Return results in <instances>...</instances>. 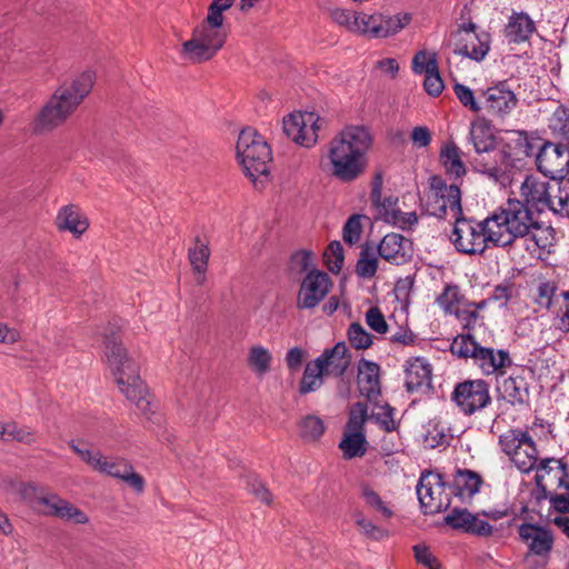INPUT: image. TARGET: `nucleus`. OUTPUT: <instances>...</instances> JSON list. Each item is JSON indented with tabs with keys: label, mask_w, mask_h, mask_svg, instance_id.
<instances>
[{
	"label": "nucleus",
	"mask_w": 569,
	"mask_h": 569,
	"mask_svg": "<svg viewBox=\"0 0 569 569\" xmlns=\"http://www.w3.org/2000/svg\"><path fill=\"white\" fill-rule=\"evenodd\" d=\"M440 160L449 176L460 178L466 174L462 151L456 143L447 142L443 144L440 151Z\"/></svg>",
	"instance_id": "nucleus-35"
},
{
	"label": "nucleus",
	"mask_w": 569,
	"mask_h": 569,
	"mask_svg": "<svg viewBox=\"0 0 569 569\" xmlns=\"http://www.w3.org/2000/svg\"><path fill=\"white\" fill-rule=\"evenodd\" d=\"M518 531L529 550L526 557L527 561L531 556L548 558L553 546V536L550 530L531 523H522Z\"/></svg>",
	"instance_id": "nucleus-21"
},
{
	"label": "nucleus",
	"mask_w": 569,
	"mask_h": 569,
	"mask_svg": "<svg viewBox=\"0 0 569 569\" xmlns=\"http://www.w3.org/2000/svg\"><path fill=\"white\" fill-rule=\"evenodd\" d=\"M380 367L372 361L361 359L358 365V387L369 401L380 396Z\"/></svg>",
	"instance_id": "nucleus-26"
},
{
	"label": "nucleus",
	"mask_w": 569,
	"mask_h": 569,
	"mask_svg": "<svg viewBox=\"0 0 569 569\" xmlns=\"http://www.w3.org/2000/svg\"><path fill=\"white\" fill-rule=\"evenodd\" d=\"M552 481L548 485L555 486L558 489L569 490V471L567 465H559L555 467Z\"/></svg>",
	"instance_id": "nucleus-64"
},
{
	"label": "nucleus",
	"mask_w": 569,
	"mask_h": 569,
	"mask_svg": "<svg viewBox=\"0 0 569 569\" xmlns=\"http://www.w3.org/2000/svg\"><path fill=\"white\" fill-rule=\"evenodd\" d=\"M533 21L527 13H513L506 27V37L511 42H522L533 32Z\"/></svg>",
	"instance_id": "nucleus-36"
},
{
	"label": "nucleus",
	"mask_w": 569,
	"mask_h": 569,
	"mask_svg": "<svg viewBox=\"0 0 569 569\" xmlns=\"http://www.w3.org/2000/svg\"><path fill=\"white\" fill-rule=\"evenodd\" d=\"M387 222L402 230H410L418 223V216L415 211L402 212L399 209L388 214Z\"/></svg>",
	"instance_id": "nucleus-56"
},
{
	"label": "nucleus",
	"mask_w": 569,
	"mask_h": 569,
	"mask_svg": "<svg viewBox=\"0 0 569 569\" xmlns=\"http://www.w3.org/2000/svg\"><path fill=\"white\" fill-rule=\"evenodd\" d=\"M549 182L550 180L546 177L527 176L519 190L521 201L535 209L537 213L546 211L548 207L546 194L549 189Z\"/></svg>",
	"instance_id": "nucleus-22"
},
{
	"label": "nucleus",
	"mask_w": 569,
	"mask_h": 569,
	"mask_svg": "<svg viewBox=\"0 0 569 569\" xmlns=\"http://www.w3.org/2000/svg\"><path fill=\"white\" fill-rule=\"evenodd\" d=\"M452 315L459 320L465 329H473L480 321V315L477 312V307L472 302H465Z\"/></svg>",
	"instance_id": "nucleus-52"
},
{
	"label": "nucleus",
	"mask_w": 569,
	"mask_h": 569,
	"mask_svg": "<svg viewBox=\"0 0 569 569\" xmlns=\"http://www.w3.org/2000/svg\"><path fill=\"white\" fill-rule=\"evenodd\" d=\"M17 491L31 509L42 516L59 518L76 525H84L89 521L81 509L34 482H21Z\"/></svg>",
	"instance_id": "nucleus-5"
},
{
	"label": "nucleus",
	"mask_w": 569,
	"mask_h": 569,
	"mask_svg": "<svg viewBox=\"0 0 569 569\" xmlns=\"http://www.w3.org/2000/svg\"><path fill=\"white\" fill-rule=\"evenodd\" d=\"M482 98V109L492 118L505 119L518 106V98L506 80L483 90Z\"/></svg>",
	"instance_id": "nucleus-17"
},
{
	"label": "nucleus",
	"mask_w": 569,
	"mask_h": 569,
	"mask_svg": "<svg viewBox=\"0 0 569 569\" xmlns=\"http://www.w3.org/2000/svg\"><path fill=\"white\" fill-rule=\"evenodd\" d=\"M300 436L307 441L318 440L325 432V423L318 416L309 415L299 425Z\"/></svg>",
	"instance_id": "nucleus-44"
},
{
	"label": "nucleus",
	"mask_w": 569,
	"mask_h": 569,
	"mask_svg": "<svg viewBox=\"0 0 569 569\" xmlns=\"http://www.w3.org/2000/svg\"><path fill=\"white\" fill-rule=\"evenodd\" d=\"M361 497L366 505L378 512L383 519H389L393 516V510L380 495L368 485L361 486Z\"/></svg>",
	"instance_id": "nucleus-40"
},
{
	"label": "nucleus",
	"mask_w": 569,
	"mask_h": 569,
	"mask_svg": "<svg viewBox=\"0 0 569 569\" xmlns=\"http://www.w3.org/2000/svg\"><path fill=\"white\" fill-rule=\"evenodd\" d=\"M323 258L328 269L338 273L343 266L345 257H343V248L339 241H332L328 244Z\"/></svg>",
	"instance_id": "nucleus-47"
},
{
	"label": "nucleus",
	"mask_w": 569,
	"mask_h": 569,
	"mask_svg": "<svg viewBox=\"0 0 569 569\" xmlns=\"http://www.w3.org/2000/svg\"><path fill=\"white\" fill-rule=\"evenodd\" d=\"M321 118L315 112H293L283 118L284 134L293 142L310 148L318 141Z\"/></svg>",
	"instance_id": "nucleus-15"
},
{
	"label": "nucleus",
	"mask_w": 569,
	"mask_h": 569,
	"mask_svg": "<svg viewBox=\"0 0 569 569\" xmlns=\"http://www.w3.org/2000/svg\"><path fill=\"white\" fill-rule=\"evenodd\" d=\"M237 159L243 168L246 176L257 183L259 178L269 173L271 150L266 140L252 128L243 129L238 137Z\"/></svg>",
	"instance_id": "nucleus-7"
},
{
	"label": "nucleus",
	"mask_w": 569,
	"mask_h": 569,
	"mask_svg": "<svg viewBox=\"0 0 569 569\" xmlns=\"http://www.w3.org/2000/svg\"><path fill=\"white\" fill-rule=\"evenodd\" d=\"M498 390L512 406H522L528 402L529 391L526 379L521 376H509L498 385Z\"/></svg>",
	"instance_id": "nucleus-30"
},
{
	"label": "nucleus",
	"mask_w": 569,
	"mask_h": 569,
	"mask_svg": "<svg viewBox=\"0 0 569 569\" xmlns=\"http://www.w3.org/2000/svg\"><path fill=\"white\" fill-rule=\"evenodd\" d=\"M445 523L452 529L479 537H489L493 530L481 515L472 513L466 508H453L445 517Z\"/></svg>",
	"instance_id": "nucleus-20"
},
{
	"label": "nucleus",
	"mask_w": 569,
	"mask_h": 569,
	"mask_svg": "<svg viewBox=\"0 0 569 569\" xmlns=\"http://www.w3.org/2000/svg\"><path fill=\"white\" fill-rule=\"evenodd\" d=\"M346 459L362 457L367 451V440L363 432L345 431L339 445Z\"/></svg>",
	"instance_id": "nucleus-38"
},
{
	"label": "nucleus",
	"mask_w": 569,
	"mask_h": 569,
	"mask_svg": "<svg viewBox=\"0 0 569 569\" xmlns=\"http://www.w3.org/2000/svg\"><path fill=\"white\" fill-rule=\"evenodd\" d=\"M423 87L428 94L432 97H438L441 94L445 84L439 73V69L429 73H425Z\"/></svg>",
	"instance_id": "nucleus-62"
},
{
	"label": "nucleus",
	"mask_w": 569,
	"mask_h": 569,
	"mask_svg": "<svg viewBox=\"0 0 569 569\" xmlns=\"http://www.w3.org/2000/svg\"><path fill=\"white\" fill-rule=\"evenodd\" d=\"M537 168L545 177L566 179L569 166V147L561 143H545L537 156Z\"/></svg>",
	"instance_id": "nucleus-18"
},
{
	"label": "nucleus",
	"mask_w": 569,
	"mask_h": 569,
	"mask_svg": "<svg viewBox=\"0 0 569 569\" xmlns=\"http://www.w3.org/2000/svg\"><path fill=\"white\" fill-rule=\"evenodd\" d=\"M451 400L466 416H471L491 403L489 385L482 379L465 380L456 385Z\"/></svg>",
	"instance_id": "nucleus-13"
},
{
	"label": "nucleus",
	"mask_w": 569,
	"mask_h": 569,
	"mask_svg": "<svg viewBox=\"0 0 569 569\" xmlns=\"http://www.w3.org/2000/svg\"><path fill=\"white\" fill-rule=\"evenodd\" d=\"M362 232L360 216H351L343 226V240L353 244L359 241Z\"/></svg>",
	"instance_id": "nucleus-57"
},
{
	"label": "nucleus",
	"mask_w": 569,
	"mask_h": 569,
	"mask_svg": "<svg viewBox=\"0 0 569 569\" xmlns=\"http://www.w3.org/2000/svg\"><path fill=\"white\" fill-rule=\"evenodd\" d=\"M358 14L359 12L349 11L346 9H336L332 12V18L338 24L355 33V30H358Z\"/></svg>",
	"instance_id": "nucleus-58"
},
{
	"label": "nucleus",
	"mask_w": 569,
	"mask_h": 569,
	"mask_svg": "<svg viewBox=\"0 0 569 569\" xmlns=\"http://www.w3.org/2000/svg\"><path fill=\"white\" fill-rule=\"evenodd\" d=\"M68 446L92 470H98L103 456L101 451L91 450L82 440H71L68 442Z\"/></svg>",
	"instance_id": "nucleus-43"
},
{
	"label": "nucleus",
	"mask_w": 569,
	"mask_h": 569,
	"mask_svg": "<svg viewBox=\"0 0 569 569\" xmlns=\"http://www.w3.org/2000/svg\"><path fill=\"white\" fill-rule=\"evenodd\" d=\"M431 366L423 358H411L405 366V385L408 391L412 392L421 387H429L431 383Z\"/></svg>",
	"instance_id": "nucleus-27"
},
{
	"label": "nucleus",
	"mask_w": 569,
	"mask_h": 569,
	"mask_svg": "<svg viewBox=\"0 0 569 569\" xmlns=\"http://www.w3.org/2000/svg\"><path fill=\"white\" fill-rule=\"evenodd\" d=\"M565 465L563 460L556 458H546L540 461H537L536 470V481L538 486L545 487L552 481L553 470L556 466Z\"/></svg>",
	"instance_id": "nucleus-48"
},
{
	"label": "nucleus",
	"mask_w": 569,
	"mask_h": 569,
	"mask_svg": "<svg viewBox=\"0 0 569 569\" xmlns=\"http://www.w3.org/2000/svg\"><path fill=\"white\" fill-rule=\"evenodd\" d=\"M469 138L473 144L476 154L490 151L497 144L496 137L490 126L485 120H479L471 123Z\"/></svg>",
	"instance_id": "nucleus-33"
},
{
	"label": "nucleus",
	"mask_w": 569,
	"mask_h": 569,
	"mask_svg": "<svg viewBox=\"0 0 569 569\" xmlns=\"http://www.w3.org/2000/svg\"><path fill=\"white\" fill-rule=\"evenodd\" d=\"M272 361L273 356L268 348L261 345H253L249 348L247 353V365L257 377H263L270 372Z\"/></svg>",
	"instance_id": "nucleus-34"
},
{
	"label": "nucleus",
	"mask_w": 569,
	"mask_h": 569,
	"mask_svg": "<svg viewBox=\"0 0 569 569\" xmlns=\"http://www.w3.org/2000/svg\"><path fill=\"white\" fill-rule=\"evenodd\" d=\"M457 286L447 284L437 298V303L446 312L452 315L465 301Z\"/></svg>",
	"instance_id": "nucleus-41"
},
{
	"label": "nucleus",
	"mask_w": 569,
	"mask_h": 569,
	"mask_svg": "<svg viewBox=\"0 0 569 569\" xmlns=\"http://www.w3.org/2000/svg\"><path fill=\"white\" fill-rule=\"evenodd\" d=\"M417 496L426 515H435L451 505L452 489L438 472L425 471L417 485Z\"/></svg>",
	"instance_id": "nucleus-12"
},
{
	"label": "nucleus",
	"mask_w": 569,
	"mask_h": 569,
	"mask_svg": "<svg viewBox=\"0 0 569 569\" xmlns=\"http://www.w3.org/2000/svg\"><path fill=\"white\" fill-rule=\"evenodd\" d=\"M378 254L392 264L405 263L411 253V242L399 233H388L376 248Z\"/></svg>",
	"instance_id": "nucleus-24"
},
{
	"label": "nucleus",
	"mask_w": 569,
	"mask_h": 569,
	"mask_svg": "<svg viewBox=\"0 0 569 569\" xmlns=\"http://www.w3.org/2000/svg\"><path fill=\"white\" fill-rule=\"evenodd\" d=\"M499 445L519 471L528 473L536 468L538 450L527 431L508 430L499 437Z\"/></svg>",
	"instance_id": "nucleus-11"
},
{
	"label": "nucleus",
	"mask_w": 569,
	"mask_h": 569,
	"mask_svg": "<svg viewBox=\"0 0 569 569\" xmlns=\"http://www.w3.org/2000/svg\"><path fill=\"white\" fill-rule=\"evenodd\" d=\"M490 217L481 221L467 219L463 213L455 219L450 241L457 251L475 256L482 254L490 247H500Z\"/></svg>",
	"instance_id": "nucleus-6"
},
{
	"label": "nucleus",
	"mask_w": 569,
	"mask_h": 569,
	"mask_svg": "<svg viewBox=\"0 0 569 569\" xmlns=\"http://www.w3.org/2000/svg\"><path fill=\"white\" fill-rule=\"evenodd\" d=\"M500 247L511 246L517 239H526L532 242V249L545 248L547 239L541 233L548 232L533 212L519 199H509L496 209L490 216Z\"/></svg>",
	"instance_id": "nucleus-3"
},
{
	"label": "nucleus",
	"mask_w": 569,
	"mask_h": 569,
	"mask_svg": "<svg viewBox=\"0 0 569 569\" xmlns=\"http://www.w3.org/2000/svg\"><path fill=\"white\" fill-rule=\"evenodd\" d=\"M482 479L479 473L471 470H458L453 481L450 485L452 496H456L461 502H467L479 492Z\"/></svg>",
	"instance_id": "nucleus-28"
},
{
	"label": "nucleus",
	"mask_w": 569,
	"mask_h": 569,
	"mask_svg": "<svg viewBox=\"0 0 569 569\" xmlns=\"http://www.w3.org/2000/svg\"><path fill=\"white\" fill-rule=\"evenodd\" d=\"M104 359L120 392L133 403L137 410L148 417L156 407L140 378L138 362L129 356L119 337L106 335Z\"/></svg>",
	"instance_id": "nucleus-1"
},
{
	"label": "nucleus",
	"mask_w": 569,
	"mask_h": 569,
	"mask_svg": "<svg viewBox=\"0 0 569 569\" xmlns=\"http://www.w3.org/2000/svg\"><path fill=\"white\" fill-rule=\"evenodd\" d=\"M395 409L389 405L378 406L376 411L370 415V420H373L383 431L391 432L397 429V422L393 418Z\"/></svg>",
	"instance_id": "nucleus-46"
},
{
	"label": "nucleus",
	"mask_w": 569,
	"mask_h": 569,
	"mask_svg": "<svg viewBox=\"0 0 569 569\" xmlns=\"http://www.w3.org/2000/svg\"><path fill=\"white\" fill-rule=\"evenodd\" d=\"M371 144L372 137L366 127L347 126L343 128L328 146L332 174L345 182L360 177L366 169V154Z\"/></svg>",
	"instance_id": "nucleus-4"
},
{
	"label": "nucleus",
	"mask_w": 569,
	"mask_h": 569,
	"mask_svg": "<svg viewBox=\"0 0 569 569\" xmlns=\"http://www.w3.org/2000/svg\"><path fill=\"white\" fill-rule=\"evenodd\" d=\"M227 33L223 29L197 26L191 38L184 41L180 49V57L191 63H200L213 58L223 47Z\"/></svg>",
	"instance_id": "nucleus-9"
},
{
	"label": "nucleus",
	"mask_w": 569,
	"mask_h": 569,
	"mask_svg": "<svg viewBox=\"0 0 569 569\" xmlns=\"http://www.w3.org/2000/svg\"><path fill=\"white\" fill-rule=\"evenodd\" d=\"M555 133L560 136L569 147V113L566 111L556 112L550 124Z\"/></svg>",
	"instance_id": "nucleus-61"
},
{
	"label": "nucleus",
	"mask_w": 569,
	"mask_h": 569,
	"mask_svg": "<svg viewBox=\"0 0 569 569\" xmlns=\"http://www.w3.org/2000/svg\"><path fill=\"white\" fill-rule=\"evenodd\" d=\"M210 258V250L207 243L199 237L194 239V246L188 250V259L194 273L197 284H203L207 280L206 272Z\"/></svg>",
	"instance_id": "nucleus-32"
},
{
	"label": "nucleus",
	"mask_w": 569,
	"mask_h": 569,
	"mask_svg": "<svg viewBox=\"0 0 569 569\" xmlns=\"http://www.w3.org/2000/svg\"><path fill=\"white\" fill-rule=\"evenodd\" d=\"M520 160L515 159L506 148L493 147L490 151L476 154L470 163L475 171L502 186L508 184Z\"/></svg>",
	"instance_id": "nucleus-10"
},
{
	"label": "nucleus",
	"mask_w": 569,
	"mask_h": 569,
	"mask_svg": "<svg viewBox=\"0 0 569 569\" xmlns=\"http://www.w3.org/2000/svg\"><path fill=\"white\" fill-rule=\"evenodd\" d=\"M557 284L555 281H541L537 286V293L535 301L545 309H549L552 305V299L557 291Z\"/></svg>",
	"instance_id": "nucleus-55"
},
{
	"label": "nucleus",
	"mask_w": 569,
	"mask_h": 569,
	"mask_svg": "<svg viewBox=\"0 0 569 569\" xmlns=\"http://www.w3.org/2000/svg\"><path fill=\"white\" fill-rule=\"evenodd\" d=\"M56 226L60 231H69L80 238L89 228V220L76 204H67L59 209Z\"/></svg>",
	"instance_id": "nucleus-25"
},
{
	"label": "nucleus",
	"mask_w": 569,
	"mask_h": 569,
	"mask_svg": "<svg viewBox=\"0 0 569 569\" xmlns=\"http://www.w3.org/2000/svg\"><path fill=\"white\" fill-rule=\"evenodd\" d=\"M453 91L460 103L470 111L479 112L482 110V103L476 99L473 91L469 87L456 83L453 86Z\"/></svg>",
	"instance_id": "nucleus-53"
},
{
	"label": "nucleus",
	"mask_w": 569,
	"mask_h": 569,
	"mask_svg": "<svg viewBox=\"0 0 569 569\" xmlns=\"http://www.w3.org/2000/svg\"><path fill=\"white\" fill-rule=\"evenodd\" d=\"M475 365L485 375L500 372L501 369L511 363L509 353L505 350H495L492 348L479 347L473 358Z\"/></svg>",
	"instance_id": "nucleus-29"
},
{
	"label": "nucleus",
	"mask_w": 569,
	"mask_h": 569,
	"mask_svg": "<svg viewBox=\"0 0 569 569\" xmlns=\"http://www.w3.org/2000/svg\"><path fill=\"white\" fill-rule=\"evenodd\" d=\"M348 339L350 345L358 350L367 349L372 345L371 335L358 322L349 326Z\"/></svg>",
	"instance_id": "nucleus-50"
},
{
	"label": "nucleus",
	"mask_w": 569,
	"mask_h": 569,
	"mask_svg": "<svg viewBox=\"0 0 569 569\" xmlns=\"http://www.w3.org/2000/svg\"><path fill=\"white\" fill-rule=\"evenodd\" d=\"M97 472L119 479L127 469L129 462L122 458L102 456Z\"/></svg>",
	"instance_id": "nucleus-51"
},
{
	"label": "nucleus",
	"mask_w": 569,
	"mask_h": 569,
	"mask_svg": "<svg viewBox=\"0 0 569 569\" xmlns=\"http://www.w3.org/2000/svg\"><path fill=\"white\" fill-rule=\"evenodd\" d=\"M315 361L326 376L341 377L350 366V356L346 343L338 342L326 349Z\"/></svg>",
	"instance_id": "nucleus-23"
},
{
	"label": "nucleus",
	"mask_w": 569,
	"mask_h": 569,
	"mask_svg": "<svg viewBox=\"0 0 569 569\" xmlns=\"http://www.w3.org/2000/svg\"><path fill=\"white\" fill-rule=\"evenodd\" d=\"M439 69L436 52L418 51L412 59V71L417 74L429 73Z\"/></svg>",
	"instance_id": "nucleus-45"
},
{
	"label": "nucleus",
	"mask_w": 569,
	"mask_h": 569,
	"mask_svg": "<svg viewBox=\"0 0 569 569\" xmlns=\"http://www.w3.org/2000/svg\"><path fill=\"white\" fill-rule=\"evenodd\" d=\"M97 76L86 70L56 89L32 122L36 133L52 131L63 124L91 92Z\"/></svg>",
	"instance_id": "nucleus-2"
},
{
	"label": "nucleus",
	"mask_w": 569,
	"mask_h": 569,
	"mask_svg": "<svg viewBox=\"0 0 569 569\" xmlns=\"http://www.w3.org/2000/svg\"><path fill=\"white\" fill-rule=\"evenodd\" d=\"M548 207L555 213L569 214V181L551 179L546 194Z\"/></svg>",
	"instance_id": "nucleus-31"
},
{
	"label": "nucleus",
	"mask_w": 569,
	"mask_h": 569,
	"mask_svg": "<svg viewBox=\"0 0 569 569\" xmlns=\"http://www.w3.org/2000/svg\"><path fill=\"white\" fill-rule=\"evenodd\" d=\"M132 488L137 493H141L144 490V479L134 471L133 467L129 463L123 473L119 478Z\"/></svg>",
	"instance_id": "nucleus-63"
},
{
	"label": "nucleus",
	"mask_w": 569,
	"mask_h": 569,
	"mask_svg": "<svg viewBox=\"0 0 569 569\" xmlns=\"http://www.w3.org/2000/svg\"><path fill=\"white\" fill-rule=\"evenodd\" d=\"M325 372L319 368L313 360L305 368L303 376L300 382L299 391L302 395L318 390L323 383Z\"/></svg>",
	"instance_id": "nucleus-39"
},
{
	"label": "nucleus",
	"mask_w": 569,
	"mask_h": 569,
	"mask_svg": "<svg viewBox=\"0 0 569 569\" xmlns=\"http://www.w3.org/2000/svg\"><path fill=\"white\" fill-rule=\"evenodd\" d=\"M0 439L18 440L27 443L33 441V437L29 431L18 428L13 422L0 423Z\"/></svg>",
	"instance_id": "nucleus-54"
},
{
	"label": "nucleus",
	"mask_w": 569,
	"mask_h": 569,
	"mask_svg": "<svg viewBox=\"0 0 569 569\" xmlns=\"http://www.w3.org/2000/svg\"><path fill=\"white\" fill-rule=\"evenodd\" d=\"M331 287L329 276L319 270L311 269L303 278L298 298L297 307L299 309H312L328 295Z\"/></svg>",
	"instance_id": "nucleus-19"
},
{
	"label": "nucleus",
	"mask_w": 569,
	"mask_h": 569,
	"mask_svg": "<svg viewBox=\"0 0 569 569\" xmlns=\"http://www.w3.org/2000/svg\"><path fill=\"white\" fill-rule=\"evenodd\" d=\"M368 419H370V416H368L367 406L365 403L357 402L350 410L346 431L363 432V426Z\"/></svg>",
	"instance_id": "nucleus-49"
},
{
	"label": "nucleus",
	"mask_w": 569,
	"mask_h": 569,
	"mask_svg": "<svg viewBox=\"0 0 569 569\" xmlns=\"http://www.w3.org/2000/svg\"><path fill=\"white\" fill-rule=\"evenodd\" d=\"M247 489L258 500L266 505H270L272 501V496L270 491L263 486V483L256 477L250 476L247 480Z\"/></svg>",
	"instance_id": "nucleus-59"
},
{
	"label": "nucleus",
	"mask_w": 569,
	"mask_h": 569,
	"mask_svg": "<svg viewBox=\"0 0 569 569\" xmlns=\"http://www.w3.org/2000/svg\"><path fill=\"white\" fill-rule=\"evenodd\" d=\"M378 251L373 246H363L356 264V273L362 279L375 277L378 270Z\"/></svg>",
	"instance_id": "nucleus-37"
},
{
	"label": "nucleus",
	"mask_w": 569,
	"mask_h": 569,
	"mask_svg": "<svg viewBox=\"0 0 569 569\" xmlns=\"http://www.w3.org/2000/svg\"><path fill=\"white\" fill-rule=\"evenodd\" d=\"M479 347L480 345L475 340L473 336L468 332L457 336L450 346V350L452 355L459 358H471L473 360Z\"/></svg>",
	"instance_id": "nucleus-42"
},
{
	"label": "nucleus",
	"mask_w": 569,
	"mask_h": 569,
	"mask_svg": "<svg viewBox=\"0 0 569 569\" xmlns=\"http://www.w3.org/2000/svg\"><path fill=\"white\" fill-rule=\"evenodd\" d=\"M367 325L378 333H386L388 331V325L386 319L378 307H371L366 312Z\"/></svg>",
	"instance_id": "nucleus-60"
},
{
	"label": "nucleus",
	"mask_w": 569,
	"mask_h": 569,
	"mask_svg": "<svg viewBox=\"0 0 569 569\" xmlns=\"http://www.w3.org/2000/svg\"><path fill=\"white\" fill-rule=\"evenodd\" d=\"M426 208L429 214L439 219L459 218L462 214L460 188L448 184L440 176L430 177Z\"/></svg>",
	"instance_id": "nucleus-8"
},
{
	"label": "nucleus",
	"mask_w": 569,
	"mask_h": 569,
	"mask_svg": "<svg viewBox=\"0 0 569 569\" xmlns=\"http://www.w3.org/2000/svg\"><path fill=\"white\" fill-rule=\"evenodd\" d=\"M453 52L475 61H482L490 49V37L478 32L473 22L463 23L452 33Z\"/></svg>",
	"instance_id": "nucleus-14"
},
{
	"label": "nucleus",
	"mask_w": 569,
	"mask_h": 569,
	"mask_svg": "<svg viewBox=\"0 0 569 569\" xmlns=\"http://www.w3.org/2000/svg\"><path fill=\"white\" fill-rule=\"evenodd\" d=\"M357 20L358 30H355V33L370 39H381L401 31L409 23L410 18L407 14L401 17L359 12Z\"/></svg>",
	"instance_id": "nucleus-16"
}]
</instances>
